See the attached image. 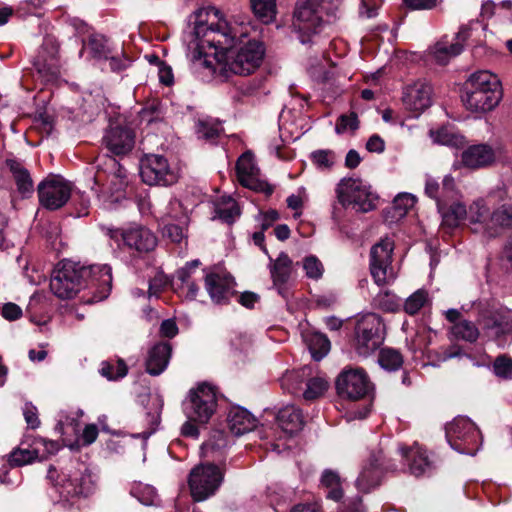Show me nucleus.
I'll use <instances>...</instances> for the list:
<instances>
[{
    "label": "nucleus",
    "instance_id": "nucleus-13",
    "mask_svg": "<svg viewBox=\"0 0 512 512\" xmlns=\"http://www.w3.org/2000/svg\"><path fill=\"white\" fill-rule=\"evenodd\" d=\"M33 67L44 82H54L60 77L59 43L53 34L45 36L38 55L33 61Z\"/></svg>",
    "mask_w": 512,
    "mask_h": 512
},
{
    "label": "nucleus",
    "instance_id": "nucleus-34",
    "mask_svg": "<svg viewBox=\"0 0 512 512\" xmlns=\"http://www.w3.org/2000/svg\"><path fill=\"white\" fill-rule=\"evenodd\" d=\"M437 208L442 216V225L450 229L458 227L467 216V209L460 202H452L451 204L443 202Z\"/></svg>",
    "mask_w": 512,
    "mask_h": 512
},
{
    "label": "nucleus",
    "instance_id": "nucleus-48",
    "mask_svg": "<svg viewBox=\"0 0 512 512\" xmlns=\"http://www.w3.org/2000/svg\"><path fill=\"white\" fill-rule=\"evenodd\" d=\"M306 377V369L303 368L299 371L287 372L281 379V385L292 394H299L301 392V385L304 383Z\"/></svg>",
    "mask_w": 512,
    "mask_h": 512
},
{
    "label": "nucleus",
    "instance_id": "nucleus-16",
    "mask_svg": "<svg viewBox=\"0 0 512 512\" xmlns=\"http://www.w3.org/2000/svg\"><path fill=\"white\" fill-rule=\"evenodd\" d=\"M394 243L385 238L372 246L370 250V272L377 285H384L395 279L392 269Z\"/></svg>",
    "mask_w": 512,
    "mask_h": 512
},
{
    "label": "nucleus",
    "instance_id": "nucleus-3",
    "mask_svg": "<svg viewBox=\"0 0 512 512\" xmlns=\"http://www.w3.org/2000/svg\"><path fill=\"white\" fill-rule=\"evenodd\" d=\"M462 101L471 112L485 113L493 110L502 98L499 79L489 71H478L465 82Z\"/></svg>",
    "mask_w": 512,
    "mask_h": 512
},
{
    "label": "nucleus",
    "instance_id": "nucleus-22",
    "mask_svg": "<svg viewBox=\"0 0 512 512\" xmlns=\"http://www.w3.org/2000/svg\"><path fill=\"white\" fill-rule=\"evenodd\" d=\"M495 160V150L485 143L471 145L461 154L462 164L471 169H480L491 166Z\"/></svg>",
    "mask_w": 512,
    "mask_h": 512
},
{
    "label": "nucleus",
    "instance_id": "nucleus-61",
    "mask_svg": "<svg viewBox=\"0 0 512 512\" xmlns=\"http://www.w3.org/2000/svg\"><path fill=\"white\" fill-rule=\"evenodd\" d=\"M425 193L436 201L437 207H439V204L445 202L441 195V185L433 178H427L425 183Z\"/></svg>",
    "mask_w": 512,
    "mask_h": 512
},
{
    "label": "nucleus",
    "instance_id": "nucleus-1",
    "mask_svg": "<svg viewBox=\"0 0 512 512\" xmlns=\"http://www.w3.org/2000/svg\"><path fill=\"white\" fill-rule=\"evenodd\" d=\"M112 286V269L104 265H82L63 260L50 279V290L59 299H71L83 288H95L97 300L108 297Z\"/></svg>",
    "mask_w": 512,
    "mask_h": 512
},
{
    "label": "nucleus",
    "instance_id": "nucleus-15",
    "mask_svg": "<svg viewBox=\"0 0 512 512\" xmlns=\"http://www.w3.org/2000/svg\"><path fill=\"white\" fill-rule=\"evenodd\" d=\"M335 387L339 397L353 401L364 398L372 390V384L361 368L344 369L336 378Z\"/></svg>",
    "mask_w": 512,
    "mask_h": 512
},
{
    "label": "nucleus",
    "instance_id": "nucleus-12",
    "mask_svg": "<svg viewBox=\"0 0 512 512\" xmlns=\"http://www.w3.org/2000/svg\"><path fill=\"white\" fill-rule=\"evenodd\" d=\"M223 481V473L214 464L200 465L192 469L189 476L191 496L195 501H204L214 495Z\"/></svg>",
    "mask_w": 512,
    "mask_h": 512
},
{
    "label": "nucleus",
    "instance_id": "nucleus-49",
    "mask_svg": "<svg viewBox=\"0 0 512 512\" xmlns=\"http://www.w3.org/2000/svg\"><path fill=\"white\" fill-rule=\"evenodd\" d=\"M493 373L501 379H512V357L506 354L498 355L492 365Z\"/></svg>",
    "mask_w": 512,
    "mask_h": 512
},
{
    "label": "nucleus",
    "instance_id": "nucleus-41",
    "mask_svg": "<svg viewBox=\"0 0 512 512\" xmlns=\"http://www.w3.org/2000/svg\"><path fill=\"white\" fill-rule=\"evenodd\" d=\"M490 223L488 224L494 236L498 234V229L512 228V206L503 205L494 210L490 216Z\"/></svg>",
    "mask_w": 512,
    "mask_h": 512
},
{
    "label": "nucleus",
    "instance_id": "nucleus-11",
    "mask_svg": "<svg viewBox=\"0 0 512 512\" xmlns=\"http://www.w3.org/2000/svg\"><path fill=\"white\" fill-rule=\"evenodd\" d=\"M446 439L452 449L468 455H475L479 431L468 418L458 416L445 427Z\"/></svg>",
    "mask_w": 512,
    "mask_h": 512
},
{
    "label": "nucleus",
    "instance_id": "nucleus-27",
    "mask_svg": "<svg viewBox=\"0 0 512 512\" xmlns=\"http://www.w3.org/2000/svg\"><path fill=\"white\" fill-rule=\"evenodd\" d=\"M461 35L457 34L451 41L447 37H443L434 46L430 47L429 54L438 64H447L451 58L459 55L463 50L465 38H460Z\"/></svg>",
    "mask_w": 512,
    "mask_h": 512
},
{
    "label": "nucleus",
    "instance_id": "nucleus-8",
    "mask_svg": "<svg viewBox=\"0 0 512 512\" xmlns=\"http://www.w3.org/2000/svg\"><path fill=\"white\" fill-rule=\"evenodd\" d=\"M385 339V325L375 313L362 316L355 327L354 346L360 356L367 357L380 348Z\"/></svg>",
    "mask_w": 512,
    "mask_h": 512
},
{
    "label": "nucleus",
    "instance_id": "nucleus-44",
    "mask_svg": "<svg viewBox=\"0 0 512 512\" xmlns=\"http://www.w3.org/2000/svg\"><path fill=\"white\" fill-rule=\"evenodd\" d=\"M130 493L140 503L146 506L155 505L158 500L155 488L141 482L133 483Z\"/></svg>",
    "mask_w": 512,
    "mask_h": 512
},
{
    "label": "nucleus",
    "instance_id": "nucleus-57",
    "mask_svg": "<svg viewBox=\"0 0 512 512\" xmlns=\"http://www.w3.org/2000/svg\"><path fill=\"white\" fill-rule=\"evenodd\" d=\"M228 441L226 435L221 430H215L212 432L209 440L203 444V449L206 453L220 451L226 448Z\"/></svg>",
    "mask_w": 512,
    "mask_h": 512
},
{
    "label": "nucleus",
    "instance_id": "nucleus-26",
    "mask_svg": "<svg viewBox=\"0 0 512 512\" xmlns=\"http://www.w3.org/2000/svg\"><path fill=\"white\" fill-rule=\"evenodd\" d=\"M234 286L230 276L209 273L205 277V288L214 303L221 304L227 299Z\"/></svg>",
    "mask_w": 512,
    "mask_h": 512
},
{
    "label": "nucleus",
    "instance_id": "nucleus-62",
    "mask_svg": "<svg viewBox=\"0 0 512 512\" xmlns=\"http://www.w3.org/2000/svg\"><path fill=\"white\" fill-rule=\"evenodd\" d=\"M23 415L29 428L36 429L40 425L37 408L31 403H26L23 408Z\"/></svg>",
    "mask_w": 512,
    "mask_h": 512
},
{
    "label": "nucleus",
    "instance_id": "nucleus-14",
    "mask_svg": "<svg viewBox=\"0 0 512 512\" xmlns=\"http://www.w3.org/2000/svg\"><path fill=\"white\" fill-rule=\"evenodd\" d=\"M395 469L396 465L386 459L383 449L374 450L363 465L356 486L361 492L368 493L380 485L384 472Z\"/></svg>",
    "mask_w": 512,
    "mask_h": 512
},
{
    "label": "nucleus",
    "instance_id": "nucleus-40",
    "mask_svg": "<svg viewBox=\"0 0 512 512\" xmlns=\"http://www.w3.org/2000/svg\"><path fill=\"white\" fill-rule=\"evenodd\" d=\"M99 373L109 381H117L127 375L128 367L123 359L103 361Z\"/></svg>",
    "mask_w": 512,
    "mask_h": 512
},
{
    "label": "nucleus",
    "instance_id": "nucleus-56",
    "mask_svg": "<svg viewBox=\"0 0 512 512\" xmlns=\"http://www.w3.org/2000/svg\"><path fill=\"white\" fill-rule=\"evenodd\" d=\"M166 217L182 224H188L189 221L187 212L183 208L182 203L177 199H173L169 202Z\"/></svg>",
    "mask_w": 512,
    "mask_h": 512
},
{
    "label": "nucleus",
    "instance_id": "nucleus-9",
    "mask_svg": "<svg viewBox=\"0 0 512 512\" xmlns=\"http://www.w3.org/2000/svg\"><path fill=\"white\" fill-rule=\"evenodd\" d=\"M337 199L343 206L352 205L360 212H369L376 207L377 195L361 179L343 178L336 188Z\"/></svg>",
    "mask_w": 512,
    "mask_h": 512
},
{
    "label": "nucleus",
    "instance_id": "nucleus-38",
    "mask_svg": "<svg viewBox=\"0 0 512 512\" xmlns=\"http://www.w3.org/2000/svg\"><path fill=\"white\" fill-rule=\"evenodd\" d=\"M251 7L258 22L269 24L274 21L276 16L275 0H251Z\"/></svg>",
    "mask_w": 512,
    "mask_h": 512
},
{
    "label": "nucleus",
    "instance_id": "nucleus-47",
    "mask_svg": "<svg viewBox=\"0 0 512 512\" xmlns=\"http://www.w3.org/2000/svg\"><path fill=\"white\" fill-rule=\"evenodd\" d=\"M328 388V382L322 377H312L306 382V389L302 396L305 400L311 401L321 397Z\"/></svg>",
    "mask_w": 512,
    "mask_h": 512
},
{
    "label": "nucleus",
    "instance_id": "nucleus-59",
    "mask_svg": "<svg viewBox=\"0 0 512 512\" xmlns=\"http://www.w3.org/2000/svg\"><path fill=\"white\" fill-rule=\"evenodd\" d=\"M430 136L434 142L442 145H456L457 143V137L445 127L437 130H430Z\"/></svg>",
    "mask_w": 512,
    "mask_h": 512
},
{
    "label": "nucleus",
    "instance_id": "nucleus-55",
    "mask_svg": "<svg viewBox=\"0 0 512 512\" xmlns=\"http://www.w3.org/2000/svg\"><path fill=\"white\" fill-rule=\"evenodd\" d=\"M303 269L306 276L314 280L320 279L324 272L323 264L315 256H308L303 260Z\"/></svg>",
    "mask_w": 512,
    "mask_h": 512
},
{
    "label": "nucleus",
    "instance_id": "nucleus-36",
    "mask_svg": "<svg viewBox=\"0 0 512 512\" xmlns=\"http://www.w3.org/2000/svg\"><path fill=\"white\" fill-rule=\"evenodd\" d=\"M450 333L453 338L457 340H463L469 343H474L479 338V329L469 320H460L452 325Z\"/></svg>",
    "mask_w": 512,
    "mask_h": 512
},
{
    "label": "nucleus",
    "instance_id": "nucleus-46",
    "mask_svg": "<svg viewBox=\"0 0 512 512\" xmlns=\"http://www.w3.org/2000/svg\"><path fill=\"white\" fill-rule=\"evenodd\" d=\"M416 199L409 193H402L395 197L392 203L391 210L393 212V218H403L407 212L414 207Z\"/></svg>",
    "mask_w": 512,
    "mask_h": 512
},
{
    "label": "nucleus",
    "instance_id": "nucleus-23",
    "mask_svg": "<svg viewBox=\"0 0 512 512\" xmlns=\"http://www.w3.org/2000/svg\"><path fill=\"white\" fill-rule=\"evenodd\" d=\"M121 236L125 245L139 253H148L157 246L156 236L149 229L142 226L123 230Z\"/></svg>",
    "mask_w": 512,
    "mask_h": 512
},
{
    "label": "nucleus",
    "instance_id": "nucleus-10",
    "mask_svg": "<svg viewBox=\"0 0 512 512\" xmlns=\"http://www.w3.org/2000/svg\"><path fill=\"white\" fill-rule=\"evenodd\" d=\"M217 408L216 390L207 383H201L189 391L184 403L187 418L200 424H206Z\"/></svg>",
    "mask_w": 512,
    "mask_h": 512
},
{
    "label": "nucleus",
    "instance_id": "nucleus-6",
    "mask_svg": "<svg viewBox=\"0 0 512 512\" xmlns=\"http://www.w3.org/2000/svg\"><path fill=\"white\" fill-rule=\"evenodd\" d=\"M48 479L53 483L60 498L69 501L81 496H88L95 490V478L87 466L76 463L67 472L56 475L52 466L48 470Z\"/></svg>",
    "mask_w": 512,
    "mask_h": 512
},
{
    "label": "nucleus",
    "instance_id": "nucleus-28",
    "mask_svg": "<svg viewBox=\"0 0 512 512\" xmlns=\"http://www.w3.org/2000/svg\"><path fill=\"white\" fill-rule=\"evenodd\" d=\"M491 213L489 208L485 205L483 200L473 202L467 210V220L469 224L474 226L471 229L476 233H484L489 237H494V232L491 231L488 224L490 223Z\"/></svg>",
    "mask_w": 512,
    "mask_h": 512
},
{
    "label": "nucleus",
    "instance_id": "nucleus-7",
    "mask_svg": "<svg viewBox=\"0 0 512 512\" xmlns=\"http://www.w3.org/2000/svg\"><path fill=\"white\" fill-rule=\"evenodd\" d=\"M477 322L483 333L504 348L512 338V309L494 304L482 305Z\"/></svg>",
    "mask_w": 512,
    "mask_h": 512
},
{
    "label": "nucleus",
    "instance_id": "nucleus-60",
    "mask_svg": "<svg viewBox=\"0 0 512 512\" xmlns=\"http://www.w3.org/2000/svg\"><path fill=\"white\" fill-rule=\"evenodd\" d=\"M441 195H442V199H444L445 202L455 199V197L457 195V191H456L455 180L451 175H446L443 178V181L441 184Z\"/></svg>",
    "mask_w": 512,
    "mask_h": 512
},
{
    "label": "nucleus",
    "instance_id": "nucleus-4",
    "mask_svg": "<svg viewBox=\"0 0 512 512\" xmlns=\"http://www.w3.org/2000/svg\"><path fill=\"white\" fill-rule=\"evenodd\" d=\"M189 28L193 32H252L256 30L263 31L256 22L250 21L246 16H234L233 21L225 19L219 9L215 7H202L194 11L187 20Z\"/></svg>",
    "mask_w": 512,
    "mask_h": 512
},
{
    "label": "nucleus",
    "instance_id": "nucleus-29",
    "mask_svg": "<svg viewBox=\"0 0 512 512\" xmlns=\"http://www.w3.org/2000/svg\"><path fill=\"white\" fill-rule=\"evenodd\" d=\"M399 450L412 475L419 477L432 471L433 463L428 459L425 450L416 446L408 449L401 447Z\"/></svg>",
    "mask_w": 512,
    "mask_h": 512
},
{
    "label": "nucleus",
    "instance_id": "nucleus-31",
    "mask_svg": "<svg viewBox=\"0 0 512 512\" xmlns=\"http://www.w3.org/2000/svg\"><path fill=\"white\" fill-rule=\"evenodd\" d=\"M277 421L280 428L290 435L299 432L304 425L302 412L294 405L281 408L277 414Z\"/></svg>",
    "mask_w": 512,
    "mask_h": 512
},
{
    "label": "nucleus",
    "instance_id": "nucleus-50",
    "mask_svg": "<svg viewBox=\"0 0 512 512\" xmlns=\"http://www.w3.org/2000/svg\"><path fill=\"white\" fill-rule=\"evenodd\" d=\"M428 293L419 289L410 295L404 303V311L409 315H415L427 303Z\"/></svg>",
    "mask_w": 512,
    "mask_h": 512
},
{
    "label": "nucleus",
    "instance_id": "nucleus-17",
    "mask_svg": "<svg viewBox=\"0 0 512 512\" xmlns=\"http://www.w3.org/2000/svg\"><path fill=\"white\" fill-rule=\"evenodd\" d=\"M71 185L60 176H50L38 184L40 204L48 210H57L71 197Z\"/></svg>",
    "mask_w": 512,
    "mask_h": 512
},
{
    "label": "nucleus",
    "instance_id": "nucleus-18",
    "mask_svg": "<svg viewBox=\"0 0 512 512\" xmlns=\"http://www.w3.org/2000/svg\"><path fill=\"white\" fill-rule=\"evenodd\" d=\"M140 176L148 185L168 186L176 182V174L170 169L165 157L157 154L145 155L140 160Z\"/></svg>",
    "mask_w": 512,
    "mask_h": 512
},
{
    "label": "nucleus",
    "instance_id": "nucleus-30",
    "mask_svg": "<svg viewBox=\"0 0 512 512\" xmlns=\"http://www.w3.org/2000/svg\"><path fill=\"white\" fill-rule=\"evenodd\" d=\"M256 418L243 407H232L228 413V428L235 436L243 435L256 426Z\"/></svg>",
    "mask_w": 512,
    "mask_h": 512
},
{
    "label": "nucleus",
    "instance_id": "nucleus-35",
    "mask_svg": "<svg viewBox=\"0 0 512 512\" xmlns=\"http://www.w3.org/2000/svg\"><path fill=\"white\" fill-rule=\"evenodd\" d=\"M83 44L85 49L98 59H108L111 53L109 41L104 34H89L87 39H83Z\"/></svg>",
    "mask_w": 512,
    "mask_h": 512
},
{
    "label": "nucleus",
    "instance_id": "nucleus-52",
    "mask_svg": "<svg viewBox=\"0 0 512 512\" xmlns=\"http://www.w3.org/2000/svg\"><path fill=\"white\" fill-rule=\"evenodd\" d=\"M37 456L38 453L36 450L15 448L9 454L8 461L11 466L18 467L31 463L34 459L37 458Z\"/></svg>",
    "mask_w": 512,
    "mask_h": 512
},
{
    "label": "nucleus",
    "instance_id": "nucleus-39",
    "mask_svg": "<svg viewBox=\"0 0 512 512\" xmlns=\"http://www.w3.org/2000/svg\"><path fill=\"white\" fill-rule=\"evenodd\" d=\"M309 351L314 360L320 361L330 350V341L322 333L315 332L306 339Z\"/></svg>",
    "mask_w": 512,
    "mask_h": 512
},
{
    "label": "nucleus",
    "instance_id": "nucleus-45",
    "mask_svg": "<svg viewBox=\"0 0 512 512\" xmlns=\"http://www.w3.org/2000/svg\"><path fill=\"white\" fill-rule=\"evenodd\" d=\"M373 303L375 307L386 312H397L402 306L401 298L387 290L380 291L374 297Z\"/></svg>",
    "mask_w": 512,
    "mask_h": 512
},
{
    "label": "nucleus",
    "instance_id": "nucleus-21",
    "mask_svg": "<svg viewBox=\"0 0 512 512\" xmlns=\"http://www.w3.org/2000/svg\"><path fill=\"white\" fill-rule=\"evenodd\" d=\"M403 103L407 109L423 112L432 104V88L429 83L418 81L405 89Z\"/></svg>",
    "mask_w": 512,
    "mask_h": 512
},
{
    "label": "nucleus",
    "instance_id": "nucleus-51",
    "mask_svg": "<svg viewBox=\"0 0 512 512\" xmlns=\"http://www.w3.org/2000/svg\"><path fill=\"white\" fill-rule=\"evenodd\" d=\"M313 164L320 170H329L335 164V153L329 149L316 150L311 153Z\"/></svg>",
    "mask_w": 512,
    "mask_h": 512
},
{
    "label": "nucleus",
    "instance_id": "nucleus-42",
    "mask_svg": "<svg viewBox=\"0 0 512 512\" xmlns=\"http://www.w3.org/2000/svg\"><path fill=\"white\" fill-rule=\"evenodd\" d=\"M321 484L328 489L327 498L339 501L343 497L340 476L336 471L326 469L321 476Z\"/></svg>",
    "mask_w": 512,
    "mask_h": 512
},
{
    "label": "nucleus",
    "instance_id": "nucleus-58",
    "mask_svg": "<svg viewBox=\"0 0 512 512\" xmlns=\"http://www.w3.org/2000/svg\"><path fill=\"white\" fill-rule=\"evenodd\" d=\"M188 224L168 223L165 225L164 233L173 242L180 243L186 238V228Z\"/></svg>",
    "mask_w": 512,
    "mask_h": 512
},
{
    "label": "nucleus",
    "instance_id": "nucleus-53",
    "mask_svg": "<svg viewBox=\"0 0 512 512\" xmlns=\"http://www.w3.org/2000/svg\"><path fill=\"white\" fill-rule=\"evenodd\" d=\"M95 164H96V168H97L98 172L95 175L94 179L97 184H100L99 170H100L102 164L104 166H106V168H108L111 172H113L117 177H119L121 179L126 177L125 171H122L118 161L113 157H109L106 155L97 157Z\"/></svg>",
    "mask_w": 512,
    "mask_h": 512
},
{
    "label": "nucleus",
    "instance_id": "nucleus-32",
    "mask_svg": "<svg viewBox=\"0 0 512 512\" xmlns=\"http://www.w3.org/2000/svg\"><path fill=\"white\" fill-rule=\"evenodd\" d=\"M195 132L199 139L216 144L224 133L222 122L213 117L199 118L195 123Z\"/></svg>",
    "mask_w": 512,
    "mask_h": 512
},
{
    "label": "nucleus",
    "instance_id": "nucleus-19",
    "mask_svg": "<svg viewBox=\"0 0 512 512\" xmlns=\"http://www.w3.org/2000/svg\"><path fill=\"white\" fill-rule=\"evenodd\" d=\"M236 171L240 183L257 192H263L266 195L273 193V187L267 182L257 178L258 168L254 163V156L250 151L244 152L236 163Z\"/></svg>",
    "mask_w": 512,
    "mask_h": 512
},
{
    "label": "nucleus",
    "instance_id": "nucleus-24",
    "mask_svg": "<svg viewBox=\"0 0 512 512\" xmlns=\"http://www.w3.org/2000/svg\"><path fill=\"white\" fill-rule=\"evenodd\" d=\"M6 166L12 175L17 192L23 199L30 198L34 193V182L29 170L17 159H7Z\"/></svg>",
    "mask_w": 512,
    "mask_h": 512
},
{
    "label": "nucleus",
    "instance_id": "nucleus-20",
    "mask_svg": "<svg viewBox=\"0 0 512 512\" xmlns=\"http://www.w3.org/2000/svg\"><path fill=\"white\" fill-rule=\"evenodd\" d=\"M106 148L114 155H126L135 145V133L126 126H114L106 130L103 137Z\"/></svg>",
    "mask_w": 512,
    "mask_h": 512
},
{
    "label": "nucleus",
    "instance_id": "nucleus-37",
    "mask_svg": "<svg viewBox=\"0 0 512 512\" xmlns=\"http://www.w3.org/2000/svg\"><path fill=\"white\" fill-rule=\"evenodd\" d=\"M240 216V209L237 202L231 197H224L215 207L214 219L218 218L227 224L235 222Z\"/></svg>",
    "mask_w": 512,
    "mask_h": 512
},
{
    "label": "nucleus",
    "instance_id": "nucleus-63",
    "mask_svg": "<svg viewBox=\"0 0 512 512\" xmlns=\"http://www.w3.org/2000/svg\"><path fill=\"white\" fill-rule=\"evenodd\" d=\"M107 60L109 61V67H110L111 71H113V72L124 71L131 64V60L124 55H122L121 57L108 55Z\"/></svg>",
    "mask_w": 512,
    "mask_h": 512
},
{
    "label": "nucleus",
    "instance_id": "nucleus-2",
    "mask_svg": "<svg viewBox=\"0 0 512 512\" xmlns=\"http://www.w3.org/2000/svg\"><path fill=\"white\" fill-rule=\"evenodd\" d=\"M248 35L221 34V39L216 43L207 41L208 47L214 49L215 57L225 62L224 70L247 76L261 65L266 52L265 45L256 39H247Z\"/></svg>",
    "mask_w": 512,
    "mask_h": 512
},
{
    "label": "nucleus",
    "instance_id": "nucleus-25",
    "mask_svg": "<svg viewBox=\"0 0 512 512\" xmlns=\"http://www.w3.org/2000/svg\"><path fill=\"white\" fill-rule=\"evenodd\" d=\"M172 353L169 343L160 342L155 344L148 352L145 362L146 371L152 376H158L167 368Z\"/></svg>",
    "mask_w": 512,
    "mask_h": 512
},
{
    "label": "nucleus",
    "instance_id": "nucleus-64",
    "mask_svg": "<svg viewBox=\"0 0 512 512\" xmlns=\"http://www.w3.org/2000/svg\"><path fill=\"white\" fill-rule=\"evenodd\" d=\"M2 316L9 321H15L22 316V309L15 303L9 302L2 307Z\"/></svg>",
    "mask_w": 512,
    "mask_h": 512
},
{
    "label": "nucleus",
    "instance_id": "nucleus-43",
    "mask_svg": "<svg viewBox=\"0 0 512 512\" xmlns=\"http://www.w3.org/2000/svg\"><path fill=\"white\" fill-rule=\"evenodd\" d=\"M403 356L397 349L385 347L379 352L378 363L387 371H396L403 365Z\"/></svg>",
    "mask_w": 512,
    "mask_h": 512
},
{
    "label": "nucleus",
    "instance_id": "nucleus-33",
    "mask_svg": "<svg viewBox=\"0 0 512 512\" xmlns=\"http://www.w3.org/2000/svg\"><path fill=\"white\" fill-rule=\"evenodd\" d=\"M292 271V260L289 256L281 252L276 260L270 264V273L273 284L278 287V291L282 294V286L287 283Z\"/></svg>",
    "mask_w": 512,
    "mask_h": 512
},
{
    "label": "nucleus",
    "instance_id": "nucleus-54",
    "mask_svg": "<svg viewBox=\"0 0 512 512\" xmlns=\"http://www.w3.org/2000/svg\"><path fill=\"white\" fill-rule=\"evenodd\" d=\"M358 127V115L355 112H351L348 115L343 114L338 118L335 126V131L337 134H343L348 130L354 132L358 129Z\"/></svg>",
    "mask_w": 512,
    "mask_h": 512
},
{
    "label": "nucleus",
    "instance_id": "nucleus-5",
    "mask_svg": "<svg viewBox=\"0 0 512 512\" xmlns=\"http://www.w3.org/2000/svg\"><path fill=\"white\" fill-rule=\"evenodd\" d=\"M337 2L338 0H300L293 17L297 32L332 29L336 21L334 10Z\"/></svg>",
    "mask_w": 512,
    "mask_h": 512
}]
</instances>
